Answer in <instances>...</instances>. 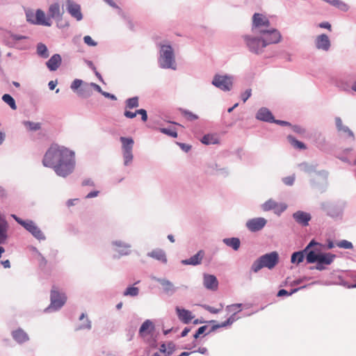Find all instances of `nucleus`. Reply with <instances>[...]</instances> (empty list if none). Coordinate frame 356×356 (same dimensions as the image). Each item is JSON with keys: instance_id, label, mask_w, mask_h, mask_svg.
Masks as SVG:
<instances>
[{"instance_id": "nucleus-1", "label": "nucleus", "mask_w": 356, "mask_h": 356, "mask_svg": "<svg viewBox=\"0 0 356 356\" xmlns=\"http://www.w3.org/2000/svg\"><path fill=\"white\" fill-rule=\"evenodd\" d=\"M270 35H256L251 37L249 35L243 36L246 45L250 51L259 54L269 44L278 43L282 38L279 31H273L269 33Z\"/></svg>"}, {"instance_id": "nucleus-2", "label": "nucleus", "mask_w": 356, "mask_h": 356, "mask_svg": "<svg viewBox=\"0 0 356 356\" xmlns=\"http://www.w3.org/2000/svg\"><path fill=\"white\" fill-rule=\"evenodd\" d=\"M69 154L67 148L58 145H52L45 153L42 163L45 167H50L54 169L60 158L67 159Z\"/></svg>"}, {"instance_id": "nucleus-3", "label": "nucleus", "mask_w": 356, "mask_h": 356, "mask_svg": "<svg viewBox=\"0 0 356 356\" xmlns=\"http://www.w3.org/2000/svg\"><path fill=\"white\" fill-rule=\"evenodd\" d=\"M252 31L254 35H270L273 31H278L271 28L270 22L266 16L260 13H254L252 17Z\"/></svg>"}, {"instance_id": "nucleus-4", "label": "nucleus", "mask_w": 356, "mask_h": 356, "mask_svg": "<svg viewBox=\"0 0 356 356\" xmlns=\"http://www.w3.org/2000/svg\"><path fill=\"white\" fill-rule=\"evenodd\" d=\"M67 153L69 154L68 158L67 159L60 158L54 167L56 174L63 177L72 173L74 168V154L68 149Z\"/></svg>"}, {"instance_id": "nucleus-5", "label": "nucleus", "mask_w": 356, "mask_h": 356, "mask_svg": "<svg viewBox=\"0 0 356 356\" xmlns=\"http://www.w3.org/2000/svg\"><path fill=\"white\" fill-rule=\"evenodd\" d=\"M160 54L159 63L162 68L175 69V61L173 50L170 45H162Z\"/></svg>"}, {"instance_id": "nucleus-6", "label": "nucleus", "mask_w": 356, "mask_h": 356, "mask_svg": "<svg viewBox=\"0 0 356 356\" xmlns=\"http://www.w3.org/2000/svg\"><path fill=\"white\" fill-rule=\"evenodd\" d=\"M26 17L27 21L31 24L46 26H51V21L48 15H46L45 13L41 9L36 10L35 13L28 11L26 13Z\"/></svg>"}, {"instance_id": "nucleus-7", "label": "nucleus", "mask_w": 356, "mask_h": 356, "mask_svg": "<svg viewBox=\"0 0 356 356\" xmlns=\"http://www.w3.org/2000/svg\"><path fill=\"white\" fill-rule=\"evenodd\" d=\"M50 299L51 303L48 309H54L57 310L65 305L67 297L65 293L59 292L56 286H53L51 290Z\"/></svg>"}, {"instance_id": "nucleus-8", "label": "nucleus", "mask_w": 356, "mask_h": 356, "mask_svg": "<svg viewBox=\"0 0 356 356\" xmlns=\"http://www.w3.org/2000/svg\"><path fill=\"white\" fill-rule=\"evenodd\" d=\"M212 84L223 91H229L232 87L233 82L231 76L216 74L213 77Z\"/></svg>"}, {"instance_id": "nucleus-9", "label": "nucleus", "mask_w": 356, "mask_h": 356, "mask_svg": "<svg viewBox=\"0 0 356 356\" xmlns=\"http://www.w3.org/2000/svg\"><path fill=\"white\" fill-rule=\"evenodd\" d=\"M65 13L63 6L58 2H54L49 5L47 14L50 19H54L56 21L58 25L59 22L62 19L63 15Z\"/></svg>"}, {"instance_id": "nucleus-10", "label": "nucleus", "mask_w": 356, "mask_h": 356, "mask_svg": "<svg viewBox=\"0 0 356 356\" xmlns=\"http://www.w3.org/2000/svg\"><path fill=\"white\" fill-rule=\"evenodd\" d=\"M287 208L285 203H279L274 200L270 199L262 204V209L265 211L273 210L274 212L280 215Z\"/></svg>"}, {"instance_id": "nucleus-11", "label": "nucleus", "mask_w": 356, "mask_h": 356, "mask_svg": "<svg viewBox=\"0 0 356 356\" xmlns=\"http://www.w3.org/2000/svg\"><path fill=\"white\" fill-rule=\"evenodd\" d=\"M155 330V326L154 323L147 319L143 322L141 325L138 334L143 338L144 340H147V337L149 336H152Z\"/></svg>"}, {"instance_id": "nucleus-12", "label": "nucleus", "mask_w": 356, "mask_h": 356, "mask_svg": "<svg viewBox=\"0 0 356 356\" xmlns=\"http://www.w3.org/2000/svg\"><path fill=\"white\" fill-rule=\"evenodd\" d=\"M260 259L266 268L272 269L278 263L279 255L277 252H272L261 256Z\"/></svg>"}, {"instance_id": "nucleus-13", "label": "nucleus", "mask_w": 356, "mask_h": 356, "mask_svg": "<svg viewBox=\"0 0 356 356\" xmlns=\"http://www.w3.org/2000/svg\"><path fill=\"white\" fill-rule=\"evenodd\" d=\"M66 6L67 11L72 17H74L77 21L82 19L83 15L81 11V7L79 4L72 0H67Z\"/></svg>"}, {"instance_id": "nucleus-14", "label": "nucleus", "mask_w": 356, "mask_h": 356, "mask_svg": "<svg viewBox=\"0 0 356 356\" xmlns=\"http://www.w3.org/2000/svg\"><path fill=\"white\" fill-rule=\"evenodd\" d=\"M314 245H319L318 243L315 242L314 240L307 245V247L302 251L296 252L291 255V261L293 264H299L303 261L305 259V252H307Z\"/></svg>"}, {"instance_id": "nucleus-15", "label": "nucleus", "mask_w": 356, "mask_h": 356, "mask_svg": "<svg viewBox=\"0 0 356 356\" xmlns=\"http://www.w3.org/2000/svg\"><path fill=\"white\" fill-rule=\"evenodd\" d=\"M267 221L264 218H256L249 220L246 226L251 232H257L261 230L266 224Z\"/></svg>"}, {"instance_id": "nucleus-16", "label": "nucleus", "mask_w": 356, "mask_h": 356, "mask_svg": "<svg viewBox=\"0 0 356 356\" xmlns=\"http://www.w3.org/2000/svg\"><path fill=\"white\" fill-rule=\"evenodd\" d=\"M204 286L212 291H216L218 286V282L216 276L209 274H204L203 277Z\"/></svg>"}, {"instance_id": "nucleus-17", "label": "nucleus", "mask_w": 356, "mask_h": 356, "mask_svg": "<svg viewBox=\"0 0 356 356\" xmlns=\"http://www.w3.org/2000/svg\"><path fill=\"white\" fill-rule=\"evenodd\" d=\"M321 245L319 243V245H314L312 248H310L307 252H305V254H307L306 259L307 263L313 264L314 262H317L318 258L320 255L319 252L321 251Z\"/></svg>"}, {"instance_id": "nucleus-18", "label": "nucleus", "mask_w": 356, "mask_h": 356, "mask_svg": "<svg viewBox=\"0 0 356 356\" xmlns=\"http://www.w3.org/2000/svg\"><path fill=\"white\" fill-rule=\"evenodd\" d=\"M293 217L296 222L302 225V226H307L309 222L311 220V216L309 213L298 211L293 214Z\"/></svg>"}, {"instance_id": "nucleus-19", "label": "nucleus", "mask_w": 356, "mask_h": 356, "mask_svg": "<svg viewBox=\"0 0 356 356\" xmlns=\"http://www.w3.org/2000/svg\"><path fill=\"white\" fill-rule=\"evenodd\" d=\"M204 250H199L195 255L191 257L189 259H184L181 261V264L184 265H192L197 266L202 263V260L204 257Z\"/></svg>"}, {"instance_id": "nucleus-20", "label": "nucleus", "mask_w": 356, "mask_h": 356, "mask_svg": "<svg viewBox=\"0 0 356 356\" xmlns=\"http://www.w3.org/2000/svg\"><path fill=\"white\" fill-rule=\"evenodd\" d=\"M316 47L318 49L327 51L330 47V41L328 36L325 34L318 35L316 39Z\"/></svg>"}, {"instance_id": "nucleus-21", "label": "nucleus", "mask_w": 356, "mask_h": 356, "mask_svg": "<svg viewBox=\"0 0 356 356\" xmlns=\"http://www.w3.org/2000/svg\"><path fill=\"white\" fill-rule=\"evenodd\" d=\"M177 314L179 319L184 323H190L194 318L191 312L185 309H180L179 307L176 308Z\"/></svg>"}, {"instance_id": "nucleus-22", "label": "nucleus", "mask_w": 356, "mask_h": 356, "mask_svg": "<svg viewBox=\"0 0 356 356\" xmlns=\"http://www.w3.org/2000/svg\"><path fill=\"white\" fill-rule=\"evenodd\" d=\"M24 224V228L31 232L35 238L38 239L44 238L42 232L33 221L29 220L27 223Z\"/></svg>"}, {"instance_id": "nucleus-23", "label": "nucleus", "mask_w": 356, "mask_h": 356, "mask_svg": "<svg viewBox=\"0 0 356 356\" xmlns=\"http://www.w3.org/2000/svg\"><path fill=\"white\" fill-rule=\"evenodd\" d=\"M61 57L59 54L53 55L50 59L47 62V67L51 71L56 70L61 64Z\"/></svg>"}, {"instance_id": "nucleus-24", "label": "nucleus", "mask_w": 356, "mask_h": 356, "mask_svg": "<svg viewBox=\"0 0 356 356\" xmlns=\"http://www.w3.org/2000/svg\"><path fill=\"white\" fill-rule=\"evenodd\" d=\"M257 118L258 120L266 122H272L273 121H274V118L271 112L266 108H261V109L259 110V111L257 113Z\"/></svg>"}, {"instance_id": "nucleus-25", "label": "nucleus", "mask_w": 356, "mask_h": 356, "mask_svg": "<svg viewBox=\"0 0 356 356\" xmlns=\"http://www.w3.org/2000/svg\"><path fill=\"white\" fill-rule=\"evenodd\" d=\"M335 123L339 131L345 133L348 137L352 138L353 140H354L355 136L353 132L348 127L343 124L342 120L340 118H335Z\"/></svg>"}, {"instance_id": "nucleus-26", "label": "nucleus", "mask_w": 356, "mask_h": 356, "mask_svg": "<svg viewBox=\"0 0 356 356\" xmlns=\"http://www.w3.org/2000/svg\"><path fill=\"white\" fill-rule=\"evenodd\" d=\"M147 255L152 258H154L162 263L167 262V258L163 250L161 249L154 250L152 252H149Z\"/></svg>"}, {"instance_id": "nucleus-27", "label": "nucleus", "mask_w": 356, "mask_h": 356, "mask_svg": "<svg viewBox=\"0 0 356 356\" xmlns=\"http://www.w3.org/2000/svg\"><path fill=\"white\" fill-rule=\"evenodd\" d=\"M13 339L19 343H24L29 340L27 334L22 329H17L12 333Z\"/></svg>"}, {"instance_id": "nucleus-28", "label": "nucleus", "mask_w": 356, "mask_h": 356, "mask_svg": "<svg viewBox=\"0 0 356 356\" xmlns=\"http://www.w3.org/2000/svg\"><path fill=\"white\" fill-rule=\"evenodd\" d=\"M137 114L141 115V119L143 122H146L147 120V112L145 109L143 108L137 110L135 112L125 111L124 113V116H126L128 118H134L136 116Z\"/></svg>"}, {"instance_id": "nucleus-29", "label": "nucleus", "mask_w": 356, "mask_h": 356, "mask_svg": "<svg viewBox=\"0 0 356 356\" xmlns=\"http://www.w3.org/2000/svg\"><path fill=\"white\" fill-rule=\"evenodd\" d=\"M335 257V254L332 253L320 254L317 262L330 265L332 263Z\"/></svg>"}, {"instance_id": "nucleus-30", "label": "nucleus", "mask_w": 356, "mask_h": 356, "mask_svg": "<svg viewBox=\"0 0 356 356\" xmlns=\"http://www.w3.org/2000/svg\"><path fill=\"white\" fill-rule=\"evenodd\" d=\"M223 243L227 246L232 248L234 250H238L241 245L240 240L238 238H224Z\"/></svg>"}, {"instance_id": "nucleus-31", "label": "nucleus", "mask_w": 356, "mask_h": 356, "mask_svg": "<svg viewBox=\"0 0 356 356\" xmlns=\"http://www.w3.org/2000/svg\"><path fill=\"white\" fill-rule=\"evenodd\" d=\"M120 141L122 144V151H132L134 142L131 138L120 137Z\"/></svg>"}, {"instance_id": "nucleus-32", "label": "nucleus", "mask_w": 356, "mask_h": 356, "mask_svg": "<svg viewBox=\"0 0 356 356\" xmlns=\"http://www.w3.org/2000/svg\"><path fill=\"white\" fill-rule=\"evenodd\" d=\"M201 142L205 145L217 144L218 138L216 135L207 134L202 138Z\"/></svg>"}, {"instance_id": "nucleus-33", "label": "nucleus", "mask_w": 356, "mask_h": 356, "mask_svg": "<svg viewBox=\"0 0 356 356\" xmlns=\"http://www.w3.org/2000/svg\"><path fill=\"white\" fill-rule=\"evenodd\" d=\"M287 139L290 144L296 149H305L307 148L306 145L303 143L296 140L292 136H288Z\"/></svg>"}, {"instance_id": "nucleus-34", "label": "nucleus", "mask_w": 356, "mask_h": 356, "mask_svg": "<svg viewBox=\"0 0 356 356\" xmlns=\"http://www.w3.org/2000/svg\"><path fill=\"white\" fill-rule=\"evenodd\" d=\"M160 283L162 285L163 290L166 293H172L175 290L172 283L167 280H160Z\"/></svg>"}, {"instance_id": "nucleus-35", "label": "nucleus", "mask_w": 356, "mask_h": 356, "mask_svg": "<svg viewBox=\"0 0 356 356\" xmlns=\"http://www.w3.org/2000/svg\"><path fill=\"white\" fill-rule=\"evenodd\" d=\"M37 52L42 58H47L49 56L48 49L45 44L40 43L37 47Z\"/></svg>"}, {"instance_id": "nucleus-36", "label": "nucleus", "mask_w": 356, "mask_h": 356, "mask_svg": "<svg viewBox=\"0 0 356 356\" xmlns=\"http://www.w3.org/2000/svg\"><path fill=\"white\" fill-rule=\"evenodd\" d=\"M2 99L4 102L8 104L10 108L13 110H15L17 108V106L15 104V99L8 94H5L2 97Z\"/></svg>"}, {"instance_id": "nucleus-37", "label": "nucleus", "mask_w": 356, "mask_h": 356, "mask_svg": "<svg viewBox=\"0 0 356 356\" xmlns=\"http://www.w3.org/2000/svg\"><path fill=\"white\" fill-rule=\"evenodd\" d=\"M113 245L119 248H122V250H120L119 251L122 252V254H128V251L130 248V245H129L128 244L119 241L113 242Z\"/></svg>"}, {"instance_id": "nucleus-38", "label": "nucleus", "mask_w": 356, "mask_h": 356, "mask_svg": "<svg viewBox=\"0 0 356 356\" xmlns=\"http://www.w3.org/2000/svg\"><path fill=\"white\" fill-rule=\"evenodd\" d=\"M139 289L135 286H129L128 287L124 292L123 295L124 296H136L138 295Z\"/></svg>"}, {"instance_id": "nucleus-39", "label": "nucleus", "mask_w": 356, "mask_h": 356, "mask_svg": "<svg viewBox=\"0 0 356 356\" xmlns=\"http://www.w3.org/2000/svg\"><path fill=\"white\" fill-rule=\"evenodd\" d=\"M159 131L161 133L166 134L169 136H171L172 138L177 137V132L175 130V129H174V128H170H170H160Z\"/></svg>"}, {"instance_id": "nucleus-40", "label": "nucleus", "mask_w": 356, "mask_h": 356, "mask_svg": "<svg viewBox=\"0 0 356 356\" xmlns=\"http://www.w3.org/2000/svg\"><path fill=\"white\" fill-rule=\"evenodd\" d=\"M181 113L186 120L190 121L195 120L198 118L197 115L186 110H181Z\"/></svg>"}, {"instance_id": "nucleus-41", "label": "nucleus", "mask_w": 356, "mask_h": 356, "mask_svg": "<svg viewBox=\"0 0 356 356\" xmlns=\"http://www.w3.org/2000/svg\"><path fill=\"white\" fill-rule=\"evenodd\" d=\"M139 106L138 98V97H132L128 99L126 102V106L129 108H136Z\"/></svg>"}, {"instance_id": "nucleus-42", "label": "nucleus", "mask_w": 356, "mask_h": 356, "mask_svg": "<svg viewBox=\"0 0 356 356\" xmlns=\"http://www.w3.org/2000/svg\"><path fill=\"white\" fill-rule=\"evenodd\" d=\"M25 127L30 131H37L40 129V124L38 122H25Z\"/></svg>"}, {"instance_id": "nucleus-43", "label": "nucleus", "mask_w": 356, "mask_h": 356, "mask_svg": "<svg viewBox=\"0 0 356 356\" xmlns=\"http://www.w3.org/2000/svg\"><path fill=\"white\" fill-rule=\"evenodd\" d=\"M264 265L263 264V262H261V259H260V257L256 260L252 266V270L254 272V273H257L258 272L259 270H261L262 268H264Z\"/></svg>"}, {"instance_id": "nucleus-44", "label": "nucleus", "mask_w": 356, "mask_h": 356, "mask_svg": "<svg viewBox=\"0 0 356 356\" xmlns=\"http://www.w3.org/2000/svg\"><path fill=\"white\" fill-rule=\"evenodd\" d=\"M337 245L339 248L343 249H352L353 245L351 242L348 241L346 240H342L337 243Z\"/></svg>"}, {"instance_id": "nucleus-45", "label": "nucleus", "mask_w": 356, "mask_h": 356, "mask_svg": "<svg viewBox=\"0 0 356 356\" xmlns=\"http://www.w3.org/2000/svg\"><path fill=\"white\" fill-rule=\"evenodd\" d=\"M124 164L128 165L133 159L132 151H123Z\"/></svg>"}, {"instance_id": "nucleus-46", "label": "nucleus", "mask_w": 356, "mask_h": 356, "mask_svg": "<svg viewBox=\"0 0 356 356\" xmlns=\"http://www.w3.org/2000/svg\"><path fill=\"white\" fill-rule=\"evenodd\" d=\"M241 304H234L227 307V310L229 312H238L241 311Z\"/></svg>"}, {"instance_id": "nucleus-47", "label": "nucleus", "mask_w": 356, "mask_h": 356, "mask_svg": "<svg viewBox=\"0 0 356 356\" xmlns=\"http://www.w3.org/2000/svg\"><path fill=\"white\" fill-rule=\"evenodd\" d=\"M84 42L90 47H95L97 45V42H95L90 35H86L83 38Z\"/></svg>"}, {"instance_id": "nucleus-48", "label": "nucleus", "mask_w": 356, "mask_h": 356, "mask_svg": "<svg viewBox=\"0 0 356 356\" xmlns=\"http://www.w3.org/2000/svg\"><path fill=\"white\" fill-rule=\"evenodd\" d=\"M204 309L211 314H218L222 309V305H220V307L217 309L209 305L204 306Z\"/></svg>"}, {"instance_id": "nucleus-49", "label": "nucleus", "mask_w": 356, "mask_h": 356, "mask_svg": "<svg viewBox=\"0 0 356 356\" xmlns=\"http://www.w3.org/2000/svg\"><path fill=\"white\" fill-rule=\"evenodd\" d=\"M83 83V81L80 79H75L72 85H71V88L74 90L78 89L79 87H81V86L82 85Z\"/></svg>"}, {"instance_id": "nucleus-50", "label": "nucleus", "mask_w": 356, "mask_h": 356, "mask_svg": "<svg viewBox=\"0 0 356 356\" xmlns=\"http://www.w3.org/2000/svg\"><path fill=\"white\" fill-rule=\"evenodd\" d=\"M294 181H295V177L293 176H289V177H284L283 179V182L286 184V185H288V186H291L294 183Z\"/></svg>"}, {"instance_id": "nucleus-51", "label": "nucleus", "mask_w": 356, "mask_h": 356, "mask_svg": "<svg viewBox=\"0 0 356 356\" xmlns=\"http://www.w3.org/2000/svg\"><path fill=\"white\" fill-rule=\"evenodd\" d=\"M207 327L206 325L202 326L198 328L196 333L194 334V338L197 339L200 334H203L207 330Z\"/></svg>"}, {"instance_id": "nucleus-52", "label": "nucleus", "mask_w": 356, "mask_h": 356, "mask_svg": "<svg viewBox=\"0 0 356 356\" xmlns=\"http://www.w3.org/2000/svg\"><path fill=\"white\" fill-rule=\"evenodd\" d=\"M251 96V89L246 90L241 95V98L243 102H245L247 99Z\"/></svg>"}, {"instance_id": "nucleus-53", "label": "nucleus", "mask_w": 356, "mask_h": 356, "mask_svg": "<svg viewBox=\"0 0 356 356\" xmlns=\"http://www.w3.org/2000/svg\"><path fill=\"white\" fill-rule=\"evenodd\" d=\"M236 312H234V314L226 321H225L227 326L232 325L236 320L237 319L235 317Z\"/></svg>"}, {"instance_id": "nucleus-54", "label": "nucleus", "mask_w": 356, "mask_h": 356, "mask_svg": "<svg viewBox=\"0 0 356 356\" xmlns=\"http://www.w3.org/2000/svg\"><path fill=\"white\" fill-rule=\"evenodd\" d=\"M236 312H234V314L226 321H225L227 326L232 325L236 320L237 319L235 317Z\"/></svg>"}, {"instance_id": "nucleus-55", "label": "nucleus", "mask_w": 356, "mask_h": 356, "mask_svg": "<svg viewBox=\"0 0 356 356\" xmlns=\"http://www.w3.org/2000/svg\"><path fill=\"white\" fill-rule=\"evenodd\" d=\"M293 130L298 133V134H304L305 133V130L301 128L299 126H293Z\"/></svg>"}, {"instance_id": "nucleus-56", "label": "nucleus", "mask_w": 356, "mask_h": 356, "mask_svg": "<svg viewBox=\"0 0 356 356\" xmlns=\"http://www.w3.org/2000/svg\"><path fill=\"white\" fill-rule=\"evenodd\" d=\"M179 145L186 152H188L191 147L190 145L184 144V143H179Z\"/></svg>"}, {"instance_id": "nucleus-57", "label": "nucleus", "mask_w": 356, "mask_h": 356, "mask_svg": "<svg viewBox=\"0 0 356 356\" xmlns=\"http://www.w3.org/2000/svg\"><path fill=\"white\" fill-rule=\"evenodd\" d=\"M273 122L282 125V126H291V124L286 121H282V120H275L273 121Z\"/></svg>"}, {"instance_id": "nucleus-58", "label": "nucleus", "mask_w": 356, "mask_h": 356, "mask_svg": "<svg viewBox=\"0 0 356 356\" xmlns=\"http://www.w3.org/2000/svg\"><path fill=\"white\" fill-rule=\"evenodd\" d=\"M292 293H289L285 289H281L278 291L277 296H289L291 295Z\"/></svg>"}, {"instance_id": "nucleus-59", "label": "nucleus", "mask_w": 356, "mask_h": 356, "mask_svg": "<svg viewBox=\"0 0 356 356\" xmlns=\"http://www.w3.org/2000/svg\"><path fill=\"white\" fill-rule=\"evenodd\" d=\"M226 324L225 322L222 323H218V324H215L213 325L212 327V330H217L220 327H226Z\"/></svg>"}, {"instance_id": "nucleus-60", "label": "nucleus", "mask_w": 356, "mask_h": 356, "mask_svg": "<svg viewBox=\"0 0 356 356\" xmlns=\"http://www.w3.org/2000/svg\"><path fill=\"white\" fill-rule=\"evenodd\" d=\"M57 85V81H51L49 82V88L51 90H54V88H56Z\"/></svg>"}, {"instance_id": "nucleus-61", "label": "nucleus", "mask_w": 356, "mask_h": 356, "mask_svg": "<svg viewBox=\"0 0 356 356\" xmlns=\"http://www.w3.org/2000/svg\"><path fill=\"white\" fill-rule=\"evenodd\" d=\"M319 26L321 27V28H325V29H327L329 30L331 29V25L330 23L328 22H322L319 24Z\"/></svg>"}, {"instance_id": "nucleus-62", "label": "nucleus", "mask_w": 356, "mask_h": 356, "mask_svg": "<svg viewBox=\"0 0 356 356\" xmlns=\"http://www.w3.org/2000/svg\"><path fill=\"white\" fill-rule=\"evenodd\" d=\"M99 191H92L86 195V198H92L97 196Z\"/></svg>"}, {"instance_id": "nucleus-63", "label": "nucleus", "mask_w": 356, "mask_h": 356, "mask_svg": "<svg viewBox=\"0 0 356 356\" xmlns=\"http://www.w3.org/2000/svg\"><path fill=\"white\" fill-rule=\"evenodd\" d=\"M102 95L106 97H108V98H110L111 99H114L115 100L116 99V97L115 95H112V94H110L108 92H102Z\"/></svg>"}, {"instance_id": "nucleus-64", "label": "nucleus", "mask_w": 356, "mask_h": 356, "mask_svg": "<svg viewBox=\"0 0 356 356\" xmlns=\"http://www.w3.org/2000/svg\"><path fill=\"white\" fill-rule=\"evenodd\" d=\"M2 265L4 268H8L10 267V262L8 259L4 260L1 261Z\"/></svg>"}]
</instances>
